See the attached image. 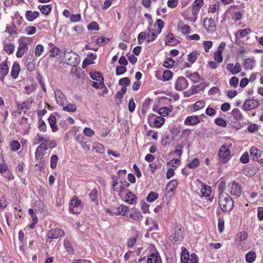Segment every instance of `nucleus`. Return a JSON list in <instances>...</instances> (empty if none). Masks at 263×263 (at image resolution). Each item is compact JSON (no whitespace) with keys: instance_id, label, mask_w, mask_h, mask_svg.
Here are the masks:
<instances>
[{"instance_id":"33","label":"nucleus","mask_w":263,"mask_h":263,"mask_svg":"<svg viewBox=\"0 0 263 263\" xmlns=\"http://www.w3.org/2000/svg\"><path fill=\"white\" fill-rule=\"evenodd\" d=\"M128 211L129 208L127 206L121 205L117 209L116 215L125 216L126 215V212H127Z\"/></svg>"},{"instance_id":"38","label":"nucleus","mask_w":263,"mask_h":263,"mask_svg":"<svg viewBox=\"0 0 263 263\" xmlns=\"http://www.w3.org/2000/svg\"><path fill=\"white\" fill-rule=\"evenodd\" d=\"M32 103V101L27 100L26 101L23 102L22 103H18L17 106L18 107V108L21 109H29L30 108Z\"/></svg>"},{"instance_id":"14","label":"nucleus","mask_w":263,"mask_h":263,"mask_svg":"<svg viewBox=\"0 0 263 263\" xmlns=\"http://www.w3.org/2000/svg\"><path fill=\"white\" fill-rule=\"evenodd\" d=\"M7 59L2 63H0V77H2V81L4 79V77L6 76L9 72V67L7 65Z\"/></svg>"},{"instance_id":"34","label":"nucleus","mask_w":263,"mask_h":263,"mask_svg":"<svg viewBox=\"0 0 263 263\" xmlns=\"http://www.w3.org/2000/svg\"><path fill=\"white\" fill-rule=\"evenodd\" d=\"M91 78L97 81H104L102 74L100 72H92L90 73Z\"/></svg>"},{"instance_id":"29","label":"nucleus","mask_w":263,"mask_h":263,"mask_svg":"<svg viewBox=\"0 0 263 263\" xmlns=\"http://www.w3.org/2000/svg\"><path fill=\"white\" fill-rule=\"evenodd\" d=\"M39 9H40L41 12L45 14L46 15H48L51 10V5H39Z\"/></svg>"},{"instance_id":"28","label":"nucleus","mask_w":263,"mask_h":263,"mask_svg":"<svg viewBox=\"0 0 263 263\" xmlns=\"http://www.w3.org/2000/svg\"><path fill=\"white\" fill-rule=\"evenodd\" d=\"M63 110L69 112H74L77 110V107L74 103H70L66 104V106H63Z\"/></svg>"},{"instance_id":"58","label":"nucleus","mask_w":263,"mask_h":263,"mask_svg":"<svg viewBox=\"0 0 263 263\" xmlns=\"http://www.w3.org/2000/svg\"><path fill=\"white\" fill-rule=\"evenodd\" d=\"M130 80L127 77H125L120 79L119 84L121 86H127L130 84Z\"/></svg>"},{"instance_id":"4","label":"nucleus","mask_w":263,"mask_h":263,"mask_svg":"<svg viewBox=\"0 0 263 263\" xmlns=\"http://www.w3.org/2000/svg\"><path fill=\"white\" fill-rule=\"evenodd\" d=\"M183 230L179 226L175 227L174 233L170 237V240L173 243L180 242L184 238Z\"/></svg>"},{"instance_id":"3","label":"nucleus","mask_w":263,"mask_h":263,"mask_svg":"<svg viewBox=\"0 0 263 263\" xmlns=\"http://www.w3.org/2000/svg\"><path fill=\"white\" fill-rule=\"evenodd\" d=\"M28 42L29 38L26 37H23L18 40V47L16 53L17 58H22L24 53L28 50V47L27 43Z\"/></svg>"},{"instance_id":"49","label":"nucleus","mask_w":263,"mask_h":263,"mask_svg":"<svg viewBox=\"0 0 263 263\" xmlns=\"http://www.w3.org/2000/svg\"><path fill=\"white\" fill-rule=\"evenodd\" d=\"M205 105V102L203 100H200L197 101L194 105V108L195 110H198L202 109Z\"/></svg>"},{"instance_id":"6","label":"nucleus","mask_w":263,"mask_h":263,"mask_svg":"<svg viewBox=\"0 0 263 263\" xmlns=\"http://www.w3.org/2000/svg\"><path fill=\"white\" fill-rule=\"evenodd\" d=\"M64 232L60 229H54L49 231L46 234L47 240L49 242L53 239H58L63 236Z\"/></svg>"},{"instance_id":"44","label":"nucleus","mask_w":263,"mask_h":263,"mask_svg":"<svg viewBox=\"0 0 263 263\" xmlns=\"http://www.w3.org/2000/svg\"><path fill=\"white\" fill-rule=\"evenodd\" d=\"M176 41V40L175 38L174 34L171 32H169L165 36V45H170L169 43H173Z\"/></svg>"},{"instance_id":"10","label":"nucleus","mask_w":263,"mask_h":263,"mask_svg":"<svg viewBox=\"0 0 263 263\" xmlns=\"http://www.w3.org/2000/svg\"><path fill=\"white\" fill-rule=\"evenodd\" d=\"M55 97L57 102L60 105L63 106L66 104L67 99L64 94L59 89L54 91Z\"/></svg>"},{"instance_id":"48","label":"nucleus","mask_w":263,"mask_h":263,"mask_svg":"<svg viewBox=\"0 0 263 263\" xmlns=\"http://www.w3.org/2000/svg\"><path fill=\"white\" fill-rule=\"evenodd\" d=\"M215 123L218 126L225 127L227 126V123L225 120L222 118H217L215 119Z\"/></svg>"},{"instance_id":"46","label":"nucleus","mask_w":263,"mask_h":263,"mask_svg":"<svg viewBox=\"0 0 263 263\" xmlns=\"http://www.w3.org/2000/svg\"><path fill=\"white\" fill-rule=\"evenodd\" d=\"M251 32V30L249 28H246L242 30H239L237 31L236 35L239 34L240 37H243L247 36L249 33Z\"/></svg>"},{"instance_id":"40","label":"nucleus","mask_w":263,"mask_h":263,"mask_svg":"<svg viewBox=\"0 0 263 263\" xmlns=\"http://www.w3.org/2000/svg\"><path fill=\"white\" fill-rule=\"evenodd\" d=\"M158 198V193L154 192H151L146 197V201L149 202H152Z\"/></svg>"},{"instance_id":"62","label":"nucleus","mask_w":263,"mask_h":263,"mask_svg":"<svg viewBox=\"0 0 263 263\" xmlns=\"http://www.w3.org/2000/svg\"><path fill=\"white\" fill-rule=\"evenodd\" d=\"M83 134L88 137H91L95 135L94 131L89 127H85L84 129Z\"/></svg>"},{"instance_id":"27","label":"nucleus","mask_w":263,"mask_h":263,"mask_svg":"<svg viewBox=\"0 0 263 263\" xmlns=\"http://www.w3.org/2000/svg\"><path fill=\"white\" fill-rule=\"evenodd\" d=\"M256 257V253L253 251L249 252L245 256L246 260L248 263L253 262L255 261Z\"/></svg>"},{"instance_id":"12","label":"nucleus","mask_w":263,"mask_h":263,"mask_svg":"<svg viewBox=\"0 0 263 263\" xmlns=\"http://www.w3.org/2000/svg\"><path fill=\"white\" fill-rule=\"evenodd\" d=\"M230 193L232 195L239 197L241 195V187L239 184L235 181H233L231 186Z\"/></svg>"},{"instance_id":"15","label":"nucleus","mask_w":263,"mask_h":263,"mask_svg":"<svg viewBox=\"0 0 263 263\" xmlns=\"http://www.w3.org/2000/svg\"><path fill=\"white\" fill-rule=\"evenodd\" d=\"M203 5V0H195L193 5L192 8V13L194 15H196L199 11L200 8Z\"/></svg>"},{"instance_id":"42","label":"nucleus","mask_w":263,"mask_h":263,"mask_svg":"<svg viewBox=\"0 0 263 263\" xmlns=\"http://www.w3.org/2000/svg\"><path fill=\"white\" fill-rule=\"evenodd\" d=\"M199 55L197 51H194L190 53L187 56V60L191 63H194L197 58V56Z\"/></svg>"},{"instance_id":"8","label":"nucleus","mask_w":263,"mask_h":263,"mask_svg":"<svg viewBox=\"0 0 263 263\" xmlns=\"http://www.w3.org/2000/svg\"><path fill=\"white\" fill-rule=\"evenodd\" d=\"M259 105V102L255 99H248L244 103L242 109L245 111H249L255 109Z\"/></svg>"},{"instance_id":"19","label":"nucleus","mask_w":263,"mask_h":263,"mask_svg":"<svg viewBox=\"0 0 263 263\" xmlns=\"http://www.w3.org/2000/svg\"><path fill=\"white\" fill-rule=\"evenodd\" d=\"M250 153L253 160L258 161L261 155V151L259 149L253 146L251 148Z\"/></svg>"},{"instance_id":"59","label":"nucleus","mask_w":263,"mask_h":263,"mask_svg":"<svg viewBox=\"0 0 263 263\" xmlns=\"http://www.w3.org/2000/svg\"><path fill=\"white\" fill-rule=\"evenodd\" d=\"M47 126L45 122L42 120V119L39 120V129L40 131L45 132L46 131Z\"/></svg>"},{"instance_id":"7","label":"nucleus","mask_w":263,"mask_h":263,"mask_svg":"<svg viewBox=\"0 0 263 263\" xmlns=\"http://www.w3.org/2000/svg\"><path fill=\"white\" fill-rule=\"evenodd\" d=\"M189 83L183 77H179L176 81L175 88L177 91H182L188 87Z\"/></svg>"},{"instance_id":"26","label":"nucleus","mask_w":263,"mask_h":263,"mask_svg":"<svg viewBox=\"0 0 263 263\" xmlns=\"http://www.w3.org/2000/svg\"><path fill=\"white\" fill-rule=\"evenodd\" d=\"M255 60L254 59L248 58L245 60L243 67L245 69H252L254 67Z\"/></svg>"},{"instance_id":"47","label":"nucleus","mask_w":263,"mask_h":263,"mask_svg":"<svg viewBox=\"0 0 263 263\" xmlns=\"http://www.w3.org/2000/svg\"><path fill=\"white\" fill-rule=\"evenodd\" d=\"M109 39L105 37H101L97 39L96 42L97 45L100 46L104 45L109 42Z\"/></svg>"},{"instance_id":"25","label":"nucleus","mask_w":263,"mask_h":263,"mask_svg":"<svg viewBox=\"0 0 263 263\" xmlns=\"http://www.w3.org/2000/svg\"><path fill=\"white\" fill-rule=\"evenodd\" d=\"M231 114L236 120L243 121L244 120L243 115L238 108L233 109Z\"/></svg>"},{"instance_id":"31","label":"nucleus","mask_w":263,"mask_h":263,"mask_svg":"<svg viewBox=\"0 0 263 263\" xmlns=\"http://www.w3.org/2000/svg\"><path fill=\"white\" fill-rule=\"evenodd\" d=\"M48 149V147L46 145L44 142H42L36 148L35 151L36 157L40 156L42 154L43 152Z\"/></svg>"},{"instance_id":"11","label":"nucleus","mask_w":263,"mask_h":263,"mask_svg":"<svg viewBox=\"0 0 263 263\" xmlns=\"http://www.w3.org/2000/svg\"><path fill=\"white\" fill-rule=\"evenodd\" d=\"M76 140L81 144L83 149L86 151L90 149L89 145L87 144V139L82 135H78L76 137Z\"/></svg>"},{"instance_id":"22","label":"nucleus","mask_w":263,"mask_h":263,"mask_svg":"<svg viewBox=\"0 0 263 263\" xmlns=\"http://www.w3.org/2000/svg\"><path fill=\"white\" fill-rule=\"evenodd\" d=\"M205 88V86L204 83H200L199 85H196L195 86H193L191 87L192 89V95H194L199 92L202 91L204 90Z\"/></svg>"},{"instance_id":"9","label":"nucleus","mask_w":263,"mask_h":263,"mask_svg":"<svg viewBox=\"0 0 263 263\" xmlns=\"http://www.w3.org/2000/svg\"><path fill=\"white\" fill-rule=\"evenodd\" d=\"M230 151L225 146L222 145L220 148L218 155L223 163H226L229 158Z\"/></svg>"},{"instance_id":"52","label":"nucleus","mask_w":263,"mask_h":263,"mask_svg":"<svg viewBox=\"0 0 263 263\" xmlns=\"http://www.w3.org/2000/svg\"><path fill=\"white\" fill-rule=\"evenodd\" d=\"M44 51V47L41 44L37 45L35 49L34 54L36 57H39Z\"/></svg>"},{"instance_id":"16","label":"nucleus","mask_w":263,"mask_h":263,"mask_svg":"<svg viewBox=\"0 0 263 263\" xmlns=\"http://www.w3.org/2000/svg\"><path fill=\"white\" fill-rule=\"evenodd\" d=\"M98 196L99 191L96 188L92 189L88 194V196L90 201L96 204H98L99 202Z\"/></svg>"},{"instance_id":"1","label":"nucleus","mask_w":263,"mask_h":263,"mask_svg":"<svg viewBox=\"0 0 263 263\" xmlns=\"http://www.w3.org/2000/svg\"><path fill=\"white\" fill-rule=\"evenodd\" d=\"M218 204L223 212H230L234 207L231 197L226 193L221 192L219 194Z\"/></svg>"},{"instance_id":"13","label":"nucleus","mask_w":263,"mask_h":263,"mask_svg":"<svg viewBox=\"0 0 263 263\" xmlns=\"http://www.w3.org/2000/svg\"><path fill=\"white\" fill-rule=\"evenodd\" d=\"M201 122L200 119L198 116H191L187 117L184 123L185 125H195Z\"/></svg>"},{"instance_id":"41","label":"nucleus","mask_w":263,"mask_h":263,"mask_svg":"<svg viewBox=\"0 0 263 263\" xmlns=\"http://www.w3.org/2000/svg\"><path fill=\"white\" fill-rule=\"evenodd\" d=\"M10 148L12 152H16L21 147V144L16 140H13L10 143Z\"/></svg>"},{"instance_id":"2","label":"nucleus","mask_w":263,"mask_h":263,"mask_svg":"<svg viewBox=\"0 0 263 263\" xmlns=\"http://www.w3.org/2000/svg\"><path fill=\"white\" fill-rule=\"evenodd\" d=\"M157 34L155 32H151V29L148 28L145 32H140L138 36V42L141 44L143 41L146 39L147 42H152L155 40Z\"/></svg>"},{"instance_id":"24","label":"nucleus","mask_w":263,"mask_h":263,"mask_svg":"<svg viewBox=\"0 0 263 263\" xmlns=\"http://www.w3.org/2000/svg\"><path fill=\"white\" fill-rule=\"evenodd\" d=\"M137 197L132 192H128L125 196V202L132 204L136 201Z\"/></svg>"},{"instance_id":"30","label":"nucleus","mask_w":263,"mask_h":263,"mask_svg":"<svg viewBox=\"0 0 263 263\" xmlns=\"http://www.w3.org/2000/svg\"><path fill=\"white\" fill-rule=\"evenodd\" d=\"M0 173H1L2 174H9V176H8V179L9 180H11L13 179L12 174L10 173V171L7 168V167L3 164H0Z\"/></svg>"},{"instance_id":"32","label":"nucleus","mask_w":263,"mask_h":263,"mask_svg":"<svg viewBox=\"0 0 263 263\" xmlns=\"http://www.w3.org/2000/svg\"><path fill=\"white\" fill-rule=\"evenodd\" d=\"M64 246L67 252L70 254H73L74 249L71 243L68 240H65L64 241Z\"/></svg>"},{"instance_id":"61","label":"nucleus","mask_w":263,"mask_h":263,"mask_svg":"<svg viewBox=\"0 0 263 263\" xmlns=\"http://www.w3.org/2000/svg\"><path fill=\"white\" fill-rule=\"evenodd\" d=\"M178 27L181 29V32L184 34H186L190 32V27L188 25H184L181 27L180 24H179Z\"/></svg>"},{"instance_id":"36","label":"nucleus","mask_w":263,"mask_h":263,"mask_svg":"<svg viewBox=\"0 0 263 263\" xmlns=\"http://www.w3.org/2000/svg\"><path fill=\"white\" fill-rule=\"evenodd\" d=\"M200 192L203 196L209 197L211 193V187L209 185H204L201 187Z\"/></svg>"},{"instance_id":"54","label":"nucleus","mask_w":263,"mask_h":263,"mask_svg":"<svg viewBox=\"0 0 263 263\" xmlns=\"http://www.w3.org/2000/svg\"><path fill=\"white\" fill-rule=\"evenodd\" d=\"M87 29L89 30L93 31H97L99 29V27L98 24L96 22H92L88 24L87 26Z\"/></svg>"},{"instance_id":"50","label":"nucleus","mask_w":263,"mask_h":263,"mask_svg":"<svg viewBox=\"0 0 263 263\" xmlns=\"http://www.w3.org/2000/svg\"><path fill=\"white\" fill-rule=\"evenodd\" d=\"M58 157L57 155L52 156L50 159V167L52 169H54L57 167Z\"/></svg>"},{"instance_id":"60","label":"nucleus","mask_w":263,"mask_h":263,"mask_svg":"<svg viewBox=\"0 0 263 263\" xmlns=\"http://www.w3.org/2000/svg\"><path fill=\"white\" fill-rule=\"evenodd\" d=\"M173 76V72L168 70H165L163 74V79L164 81L169 80Z\"/></svg>"},{"instance_id":"55","label":"nucleus","mask_w":263,"mask_h":263,"mask_svg":"<svg viewBox=\"0 0 263 263\" xmlns=\"http://www.w3.org/2000/svg\"><path fill=\"white\" fill-rule=\"evenodd\" d=\"M218 230L220 233H222L224 229V220L223 218H219L218 222Z\"/></svg>"},{"instance_id":"56","label":"nucleus","mask_w":263,"mask_h":263,"mask_svg":"<svg viewBox=\"0 0 263 263\" xmlns=\"http://www.w3.org/2000/svg\"><path fill=\"white\" fill-rule=\"evenodd\" d=\"M171 110L166 107H161L158 111V113L162 116H166L168 115Z\"/></svg>"},{"instance_id":"18","label":"nucleus","mask_w":263,"mask_h":263,"mask_svg":"<svg viewBox=\"0 0 263 263\" xmlns=\"http://www.w3.org/2000/svg\"><path fill=\"white\" fill-rule=\"evenodd\" d=\"M160 259L158 253H152L148 255L147 263H157Z\"/></svg>"},{"instance_id":"5","label":"nucleus","mask_w":263,"mask_h":263,"mask_svg":"<svg viewBox=\"0 0 263 263\" xmlns=\"http://www.w3.org/2000/svg\"><path fill=\"white\" fill-rule=\"evenodd\" d=\"M78 55L74 52L70 50L67 51L65 50L64 52V58L66 63L68 65H73L77 63L76 60L78 59Z\"/></svg>"},{"instance_id":"51","label":"nucleus","mask_w":263,"mask_h":263,"mask_svg":"<svg viewBox=\"0 0 263 263\" xmlns=\"http://www.w3.org/2000/svg\"><path fill=\"white\" fill-rule=\"evenodd\" d=\"M4 50L8 54H12L14 50V46L11 44H5L4 46Z\"/></svg>"},{"instance_id":"43","label":"nucleus","mask_w":263,"mask_h":263,"mask_svg":"<svg viewBox=\"0 0 263 263\" xmlns=\"http://www.w3.org/2000/svg\"><path fill=\"white\" fill-rule=\"evenodd\" d=\"M178 185V181L176 179H173L170 181L166 185V190H174L177 187Z\"/></svg>"},{"instance_id":"39","label":"nucleus","mask_w":263,"mask_h":263,"mask_svg":"<svg viewBox=\"0 0 263 263\" xmlns=\"http://www.w3.org/2000/svg\"><path fill=\"white\" fill-rule=\"evenodd\" d=\"M203 25L205 28L215 26V22L212 18H205L203 20Z\"/></svg>"},{"instance_id":"64","label":"nucleus","mask_w":263,"mask_h":263,"mask_svg":"<svg viewBox=\"0 0 263 263\" xmlns=\"http://www.w3.org/2000/svg\"><path fill=\"white\" fill-rule=\"evenodd\" d=\"M81 203V201L77 197L70 200L69 204L73 208L78 207Z\"/></svg>"},{"instance_id":"53","label":"nucleus","mask_w":263,"mask_h":263,"mask_svg":"<svg viewBox=\"0 0 263 263\" xmlns=\"http://www.w3.org/2000/svg\"><path fill=\"white\" fill-rule=\"evenodd\" d=\"M25 64L27 67V69L29 71H33L35 68V62L34 61H30V62H25Z\"/></svg>"},{"instance_id":"45","label":"nucleus","mask_w":263,"mask_h":263,"mask_svg":"<svg viewBox=\"0 0 263 263\" xmlns=\"http://www.w3.org/2000/svg\"><path fill=\"white\" fill-rule=\"evenodd\" d=\"M164 122V119L160 116L157 117L154 121V124L155 126L157 127H161Z\"/></svg>"},{"instance_id":"21","label":"nucleus","mask_w":263,"mask_h":263,"mask_svg":"<svg viewBox=\"0 0 263 263\" xmlns=\"http://www.w3.org/2000/svg\"><path fill=\"white\" fill-rule=\"evenodd\" d=\"M39 15L40 13L38 11L29 10L26 13V18L28 21L32 22L37 18Z\"/></svg>"},{"instance_id":"35","label":"nucleus","mask_w":263,"mask_h":263,"mask_svg":"<svg viewBox=\"0 0 263 263\" xmlns=\"http://www.w3.org/2000/svg\"><path fill=\"white\" fill-rule=\"evenodd\" d=\"M189 253L186 249L182 250L181 254V260L183 263H187L189 260Z\"/></svg>"},{"instance_id":"37","label":"nucleus","mask_w":263,"mask_h":263,"mask_svg":"<svg viewBox=\"0 0 263 263\" xmlns=\"http://www.w3.org/2000/svg\"><path fill=\"white\" fill-rule=\"evenodd\" d=\"M49 45L50 47L49 49V52L51 53L50 56L55 57L58 55L60 52L59 49L54 46L52 43L49 44Z\"/></svg>"},{"instance_id":"20","label":"nucleus","mask_w":263,"mask_h":263,"mask_svg":"<svg viewBox=\"0 0 263 263\" xmlns=\"http://www.w3.org/2000/svg\"><path fill=\"white\" fill-rule=\"evenodd\" d=\"M142 215L141 213L138 210L135 209L133 212L129 215V217L134 220L138 221H141L142 219Z\"/></svg>"},{"instance_id":"57","label":"nucleus","mask_w":263,"mask_h":263,"mask_svg":"<svg viewBox=\"0 0 263 263\" xmlns=\"http://www.w3.org/2000/svg\"><path fill=\"white\" fill-rule=\"evenodd\" d=\"M174 63V61L172 58H167L164 62L163 65L167 68H171L173 67Z\"/></svg>"},{"instance_id":"17","label":"nucleus","mask_w":263,"mask_h":263,"mask_svg":"<svg viewBox=\"0 0 263 263\" xmlns=\"http://www.w3.org/2000/svg\"><path fill=\"white\" fill-rule=\"evenodd\" d=\"M48 120L49 124L51 128L52 131L53 132H57L58 130V127L57 125V120L55 117L52 114H51Z\"/></svg>"},{"instance_id":"23","label":"nucleus","mask_w":263,"mask_h":263,"mask_svg":"<svg viewBox=\"0 0 263 263\" xmlns=\"http://www.w3.org/2000/svg\"><path fill=\"white\" fill-rule=\"evenodd\" d=\"M20 71V66L18 63H14L12 67L11 76L13 79H16Z\"/></svg>"},{"instance_id":"63","label":"nucleus","mask_w":263,"mask_h":263,"mask_svg":"<svg viewBox=\"0 0 263 263\" xmlns=\"http://www.w3.org/2000/svg\"><path fill=\"white\" fill-rule=\"evenodd\" d=\"M172 140L173 139L171 138L170 136L167 135L165 136L164 139H162L161 143L162 145L165 146L170 144Z\"/></svg>"}]
</instances>
